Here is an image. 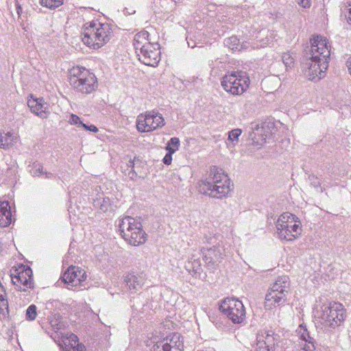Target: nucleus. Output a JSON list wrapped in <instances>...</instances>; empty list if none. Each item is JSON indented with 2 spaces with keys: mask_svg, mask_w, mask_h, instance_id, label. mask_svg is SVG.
I'll return each mask as SVG.
<instances>
[{
  "mask_svg": "<svg viewBox=\"0 0 351 351\" xmlns=\"http://www.w3.org/2000/svg\"><path fill=\"white\" fill-rule=\"evenodd\" d=\"M311 49L304 66L306 77L318 82L326 76L330 58V45L328 39L316 35L311 38Z\"/></svg>",
  "mask_w": 351,
  "mask_h": 351,
  "instance_id": "f257e3e1",
  "label": "nucleus"
},
{
  "mask_svg": "<svg viewBox=\"0 0 351 351\" xmlns=\"http://www.w3.org/2000/svg\"><path fill=\"white\" fill-rule=\"evenodd\" d=\"M200 193L213 198L227 197L233 189V184L228 174L217 168L210 169L209 173L197 182Z\"/></svg>",
  "mask_w": 351,
  "mask_h": 351,
  "instance_id": "f03ea898",
  "label": "nucleus"
},
{
  "mask_svg": "<svg viewBox=\"0 0 351 351\" xmlns=\"http://www.w3.org/2000/svg\"><path fill=\"white\" fill-rule=\"evenodd\" d=\"M112 35V29L110 24L90 21L84 25L81 39L88 48L99 49L110 40Z\"/></svg>",
  "mask_w": 351,
  "mask_h": 351,
  "instance_id": "7ed1b4c3",
  "label": "nucleus"
},
{
  "mask_svg": "<svg viewBox=\"0 0 351 351\" xmlns=\"http://www.w3.org/2000/svg\"><path fill=\"white\" fill-rule=\"evenodd\" d=\"M276 237L282 242H293L302 235V221L295 215L285 212L275 222Z\"/></svg>",
  "mask_w": 351,
  "mask_h": 351,
  "instance_id": "20e7f679",
  "label": "nucleus"
},
{
  "mask_svg": "<svg viewBox=\"0 0 351 351\" xmlns=\"http://www.w3.org/2000/svg\"><path fill=\"white\" fill-rule=\"evenodd\" d=\"M149 33L141 31L134 38V47L139 60L145 64L155 66L160 60L159 45L149 40Z\"/></svg>",
  "mask_w": 351,
  "mask_h": 351,
  "instance_id": "39448f33",
  "label": "nucleus"
},
{
  "mask_svg": "<svg viewBox=\"0 0 351 351\" xmlns=\"http://www.w3.org/2000/svg\"><path fill=\"white\" fill-rule=\"evenodd\" d=\"M319 322L325 328H335L346 319V313L343 306L339 302L324 304L316 315Z\"/></svg>",
  "mask_w": 351,
  "mask_h": 351,
  "instance_id": "423d86ee",
  "label": "nucleus"
},
{
  "mask_svg": "<svg viewBox=\"0 0 351 351\" xmlns=\"http://www.w3.org/2000/svg\"><path fill=\"white\" fill-rule=\"evenodd\" d=\"M70 84L83 94H90L97 87L95 75L82 66H73L69 70Z\"/></svg>",
  "mask_w": 351,
  "mask_h": 351,
  "instance_id": "0eeeda50",
  "label": "nucleus"
},
{
  "mask_svg": "<svg viewBox=\"0 0 351 351\" xmlns=\"http://www.w3.org/2000/svg\"><path fill=\"white\" fill-rule=\"evenodd\" d=\"M119 227L121 236L129 244L138 246L146 242L147 234L138 219L125 217L119 220Z\"/></svg>",
  "mask_w": 351,
  "mask_h": 351,
  "instance_id": "6e6552de",
  "label": "nucleus"
},
{
  "mask_svg": "<svg viewBox=\"0 0 351 351\" xmlns=\"http://www.w3.org/2000/svg\"><path fill=\"white\" fill-rule=\"evenodd\" d=\"M290 279L288 276H279L268 290L264 302L267 310H271L285 301L290 288Z\"/></svg>",
  "mask_w": 351,
  "mask_h": 351,
  "instance_id": "1a4fd4ad",
  "label": "nucleus"
},
{
  "mask_svg": "<svg viewBox=\"0 0 351 351\" xmlns=\"http://www.w3.org/2000/svg\"><path fill=\"white\" fill-rule=\"evenodd\" d=\"M249 78L241 73H231L226 75L221 84L223 90L234 95H240L248 88Z\"/></svg>",
  "mask_w": 351,
  "mask_h": 351,
  "instance_id": "9d476101",
  "label": "nucleus"
},
{
  "mask_svg": "<svg viewBox=\"0 0 351 351\" xmlns=\"http://www.w3.org/2000/svg\"><path fill=\"white\" fill-rule=\"evenodd\" d=\"M136 129L140 132H151L165 125L163 116L157 111H147L136 118Z\"/></svg>",
  "mask_w": 351,
  "mask_h": 351,
  "instance_id": "9b49d317",
  "label": "nucleus"
},
{
  "mask_svg": "<svg viewBox=\"0 0 351 351\" xmlns=\"http://www.w3.org/2000/svg\"><path fill=\"white\" fill-rule=\"evenodd\" d=\"M220 311L234 324L243 323L245 319V309L241 301L226 298L219 306Z\"/></svg>",
  "mask_w": 351,
  "mask_h": 351,
  "instance_id": "f8f14e48",
  "label": "nucleus"
},
{
  "mask_svg": "<svg viewBox=\"0 0 351 351\" xmlns=\"http://www.w3.org/2000/svg\"><path fill=\"white\" fill-rule=\"evenodd\" d=\"M12 282L22 291H27L33 287L32 271L29 267L19 265L10 270Z\"/></svg>",
  "mask_w": 351,
  "mask_h": 351,
  "instance_id": "ddd939ff",
  "label": "nucleus"
},
{
  "mask_svg": "<svg viewBox=\"0 0 351 351\" xmlns=\"http://www.w3.org/2000/svg\"><path fill=\"white\" fill-rule=\"evenodd\" d=\"M86 279V274L85 271L77 266H70L62 276L64 283L72 287L80 285Z\"/></svg>",
  "mask_w": 351,
  "mask_h": 351,
  "instance_id": "4468645a",
  "label": "nucleus"
},
{
  "mask_svg": "<svg viewBox=\"0 0 351 351\" xmlns=\"http://www.w3.org/2000/svg\"><path fill=\"white\" fill-rule=\"evenodd\" d=\"M158 342L164 348V351H183L184 350L183 338L179 333H171Z\"/></svg>",
  "mask_w": 351,
  "mask_h": 351,
  "instance_id": "2eb2a0df",
  "label": "nucleus"
},
{
  "mask_svg": "<svg viewBox=\"0 0 351 351\" xmlns=\"http://www.w3.org/2000/svg\"><path fill=\"white\" fill-rule=\"evenodd\" d=\"M27 106L34 114L41 118H47L49 114V104L43 98L30 96L27 101Z\"/></svg>",
  "mask_w": 351,
  "mask_h": 351,
  "instance_id": "dca6fc26",
  "label": "nucleus"
},
{
  "mask_svg": "<svg viewBox=\"0 0 351 351\" xmlns=\"http://www.w3.org/2000/svg\"><path fill=\"white\" fill-rule=\"evenodd\" d=\"M146 276L143 273L129 274L124 279L128 289L131 293L140 291L145 284Z\"/></svg>",
  "mask_w": 351,
  "mask_h": 351,
  "instance_id": "f3484780",
  "label": "nucleus"
},
{
  "mask_svg": "<svg viewBox=\"0 0 351 351\" xmlns=\"http://www.w3.org/2000/svg\"><path fill=\"white\" fill-rule=\"evenodd\" d=\"M204 261L208 266H212L222 258V247L219 245H213L204 250Z\"/></svg>",
  "mask_w": 351,
  "mask_h": 351,
  "instance_id": "a211bd4d",
  "label": "nucleus"
},
{
  "mask_svg": "<svg viewBox=\"0 0 351 351\" xmlns=\"http://www.w3.org/2000/svg\"><path fill=\"white\" fill-rule=\"evenodd\" d=\"M19 140L17 132L7 131L0 133V148L8 149L15 145Z\"/></svg>",
  "mask_w": 351,
  "mask_h": 351,
  "instance_id": "6ab92c4d",
  "label": "nucleus"
},
{
  "mask_svg": "<svg viewBox=\"0 0 351 351\" xmlns=\"http://www.w3.org/2000/svg\"><path fill=\"white\" fill-rule=\"evenodd\" d=\"M12 222L10 206L8 202H0V226L7 227Z\"/></svg>",
  "mask_w": 351,
  "mask_h": 351,
  "instance_id": "aec40b11",
  "label": "nucleus"
},
{
  "mask_svg": "<svg viewBox=\"0 0 351 351\" xmlns=\"http://www.w3.org/2000/svg\"><path fill=\"white\" fill-rule=\"evenodd\" d=\"M78 338L73 333L66 334L62 337L61 346L63 347L66 351H72V350H75Z\"/></svg>",
  "mask_w": 351,
  "mask_h": 351,
  "instance_id": "412c9836",
  "label": "nucleus"
},
{
  "mask_svg": "<svg viewBox=\"0 0 351 351\" xmlns=\"http://www.w3.org/2000/svg\"><path fill=\"white\" fill-rule=\"evenodd\" d=\"M0 313L5 315L8 313V302L6 298V293L0 282Z\"/></svg>",
  "mask_w": 351,
  "mask_h": 351,
  "instance_id": "4be33fe9",
  "label": "nucleus"
},
{
  "mask_svg": "<svg viewBox=\"0 0 351 351\" xmlns=\"http://www.w3.org/2000/svg\"><path fill=\"white\" fill-rule=\"evenodd\" d=\"M242 134V130L240 128H236L232 130L228 133V137L227 140L228 146L234 147L239 143V136Z\"/></svg>",
  "mask_w": 351,
  "mask_h": 351,
  "instance_id": "5701e85b",
  "label": "nucleus"
},
{
  "mask_svg": "<svg viewBox=\"0 0 351 351\" xmlns=\"http://www.w3.org/2000/svg\"><path fill=\"white\" fill-rule=\"evenodd\" d=\"M256 131L253 137L254 142L258 145H262L266 142L267 134L265 132L263 127L257 126Z\"/></svg>",
  "mask_w": 351,
  "mask_h": 351,
  "instance_id": "b1692460",
  "label": "nucleus"
},
{
  "mask_svg": "<svg viewBox=\"0 0 351 351\" xmlns=\"http://www.w3.org/2000/svg\"><path fill=\"white\" fill-rule=\"evenodd\" d=\"M226 45L232 50L241 51L245 49L247 46L243 43L241 44L239 40L236 36H231L226 40Z\"/></svg>",
  "mask_w": 351,
  "mask_h": 351,
  "instance_id": "393cba45",
  "label": "nucleus"
},
{
  "mask_svg": "<svg viewBox=\"0 0 351 351\" xmlns=\"http://www.w3.org/2000/svg\"><path fill=\"white\" fill-rule=\"evenodd\" d=\"M271 339V337L267 335V337L260 336L257 339L256 342V351H270V347L267 345V341Z\"/></svg>",
  "mask_w": 351,
  "mask_h": 351,
  "instance_id": "a878e982",
  "label": "nucleus"
},
{
  "mask_svg": "<svg viewBox=\"0 0 351 351\" xmlns=\"http://www.w3.org/2000/svg\"><path fill=\"white\" fill-rule=\"evenodd\" d=\"M180 146V139L177 137H173L168 141L166 146V150L173 154L179 149Z\"/></svg>",
  "mask_w": 351,
  "mask_h": 351,
  "instance_id": "bb28decb",
  "label": "nucleus"
},
{
  "mask_svg": "<svg viewBox=\"0 0 351 351\" xmlns=\"http://www.w3.org/2000/svg\"><path fill=\"white\" fill-rule=\"evenodd\" d=\"M281 59L287 70L290 69L293 66L295 59L289 51L283 53L282 54Z\"/></svg>",
  "mask_w": 351,
  "mask_h": 351,
  "instance_id": "cd10ccee",
  "label": "nucleus"
},
{
  "mask_svg": "<svg viewBox=\"0 0 351 351\" xmlns=\"http://www.w3.org/2000/svg\"><path fill=\"white\" fill-rule=\"evenodd\" d=\"M64 0H40L41 5L49 9H56L63 4Z\"/></svg>",
  "mask_w": 351,
  "mask_h": 351,
  "instance_id": "c85d7f7f",
  "label": "nucleus"
},
{
  "mask_svg": "<svg viewBox=\"0 0 351 351\" xmlns=\"http://www.w3.org/2000/svg\"><path fill=\"white\" fill-rule=\"evenodd\" d=\"M186 269L190 273L197 274L201 271V264L199 260H193V261H189L186 265Z\"/></svg>",
  "mask_w": 351,
  "mask_h": 351,
  "instance_id": "c756f323",
  "label": "nucleus"
},
{
  "mask_svg": "<svg viewBox=\"0 0 351 351\" xmlns=\"http://www.w3.org/2000/svg\"><path fill=\"white\" fill-rule=\"evenodd\" d=\"M37 308L36 305H30L26 310V319L29 321H33L36 319L37 317Z\"/></svg>",
  "mask_w": 351,
  "mask_h": 351,
  "instance_id": "7c9ffc66",
  "label": "nucleus"
},
{
  "mask_svg": "<svg viewBox=\"0 0 351 351\" xmlns=\"http://www.w3.org/2000/svg\"><path fill=\"white\" fill-rule=\"evenodd\" d=\"M297 332L298 335L300 336L302 341H308V339H312V338L309 336L307 330L305 326L302 324L300 325L298 327Z\"/></svg>",
  "mask_w": 351,
  "mask_h": 351,
  "instance_id": "2f4dec72",
  "label": "nucleus"
},
{
  "mask_svg": "<svg viewBox=\"0 0 351 351\" xmlns=\"http://www.w3.org/2000/svg\"><path fill=\"white\" fill-rule=\"evenodd\" d=\"M312 340L313 339L303 341L300 344V351H314L315 346Z\"/></svg>",
  "mask_w": 351,
  "mask_h": 351,
  "instance_id": "473e14b6",
  "label": "nucleus"
},
{
  "mask_svg": "<svg viewBox=\"0 0 351 351\" xmlns=\"http://www.w3.org/2000/svg\"><path fill=\"white\" fill-rule=\"evenodd\" d=\"M68 121L71 125H75L77 128L83 127V124H84L81 119L74 114H71L70 115V118Z\"/></svg>",
  "mask_w": 351,
  "mask_h": 351,
  "instance_id": "72a5a7b5",
  "label": "nucleus"
},
{
  "mask_svg": "<svg viewBox=\"0 0 351 351\" xmlns=\"http://www.w3.org/2000/svg\"><path fill=\"white\" fill-rule=\"evenodd\" d=\"M172 155H173V154L167 152V154L165 156V157L163 158V160H162L163 162L165 165H169L171 163Z\"/></svg>",
  "mask_w": 351,
  "mask_h": 351,
  "instance_id": "f704fd0d",
  "label": "nucleus"
},
{
  "mask_svg": "<svg viewBox=\"0 0 351 351\" xmlns=\"http://www.w3.org/2000/svg\"><path fill=\"white\" fill-rule=\"evenodd\" d=\"M83 128L88 130V131H90V132H94V133H97L99 130L98 128L95 125H87L86 124H83Z\"/></svg>",
  "mask_w": 351,
  "mask_h": 351,
  "instance_id": "c9c22d12",
  "label": "nucleus"
},
{
  "mask_svg": "<svg viewBox=\"0 0 351 351\" xmlns=\"http://www.w3.org/2000/svg\"><path fill=\"white\" fill-rule=\"evenodd\" d=\"M298 4L304 8H310L311 3V0H299Z\"/></svg>",
  "mask_w": 351,
  "mask_h": 351,
  "instance_id": "e433bc0d",
  "label": "nucleus"
},
{
  "mask_svg": "<svg viewBox=\"0 0 351 351\" xmlns=\"http://www.w3.org/2000/svg\"><path fill=\"white\" fill-rule=\"evenodd\" d=\"M73 351H86V347L83 344H80L77 342V345H76L75 350H72Z\"/></svg>",
  "mask_w": 351,
  "mask_h": 351,
  "instance_id": "4c0bfd02",
  "label": "nucleus"
},
{
  "mask_svg": "<svg viewBox=\"0 0 351 351\" xmlns=\"http://www.w3.org/2000/svg\"><path fill=\"white\" fill-rule=\"evenodd\" d=\"M43 173V169L42 167H39L38 169H36L34 172V176H40Z\"/></svg>",
  "mask_w": 351,
  "mask_h": 351,
  "instance_id": "58836bf2",
  "label": "nucleus"
},
{
  "mask_svg": "<svg viewBox=\"0 0 351 351\" xmlns=\"http://www.w3.org/2000/svg\"><path fill=\"white\" fill-rule=\"evenodd\" d=\"M348 10V22L350 23H351V3L349 4Z\"/></svg>",
  "mask_w": 351,
  "mask_h": 351,
  "instance_id": "ea45409f",
  "label": "nucleus"
},
{
  "mask_svg": "<svg viewBox=\"0 0 351 351\" xmlns=\"http://www.w3.org/2000/svg\"><path fill=\"white\" fill-rule=\"evenodd\" d=\"M128 176H130V178L131 179H135V178L136 177V173L134 172V171H131L129 173H128Z\"/></svg>",
  "mask_w": 351,
  "mask_h": 351,
  "instance_id": "a19ab883",
  "label": "nucleus"
},
{
  "mask_svg": "<svg viewBox=\"0 0 351 351\" xmlns=\"http://www.w3.org/2000/svg\"><path fill=\"white\" fill-rule=\"evenodd\" d=\"M21 12H22V8L20 5H18L17 6V13H18V14H20Z\"/></svg>",
  "mask_w": 351,
  "mask_h": 351,
  "instance_id": "79ce46f5",
  "label": "nucleus"
},
{
  "mask_svg": "<svg viewBox=\"0 0 351 351\" xmlns=\"http://www.w3.org/2000/svg\"><path fill=\"white\" fill-rule=\"evenodd\" d=\"M128 165L129 167H134V162L132 160H129Z\"/></svg>",
  "mask_w": 351,
  "mask_h": 351,
  "instance_id": "37998d69",
  "label": "nucleus"
}]
</instances>
